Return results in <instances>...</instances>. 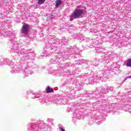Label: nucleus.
<instances>
[{
  "instance_id": "obj_1",
  "label": "nucleus",
  "mask_w": 131,
  "mask_h": 131,
  "mask_svg": "<svg viewBox=\"0 0 131 131\" xmlns=\"http://www.w3.org/2000/svg\"><path fill=\"white\" fill-rule=\"evenodd\" d=\"M84 10L83 9H76L73 14V16L74 18H79V17H80L82 14H83V12Z\"/></svg>"
},
{
  "instance_id": "obj_2",
  "label": "nucleus",
  "mask_w": 131,
  "mask_h": 131,
  "mask_svg": "<svg viewBox=\"0 0 131 131\" xmlns=\"http://www.w3.org/2000/svg\"><path fill=\"white\" fill-rule=\"evenodd\" d=\"M21 32L22 33H24L25 34H27V33L29 32V25H24L21 28Z\"/></svg>"
},
{
  "instance_id": "obj_3",
  "label": "nucleus",
  "mask_w": 131,
  "mask_h": 131,
  "mask_svg": "<svg viewBox=\"0 0 131 131\" xmlns=\"http://www.w3.org/2000/svg\"><path fill=\"white\" fill-rule=\"evenodd\" d=\"M62 4V0H56L55 1V7L56 8H59V6Z\"/></svg>"
},
{
  "instance_id": "obj_4",
  "label": "nucleus",
  "mask_w": 131,
  "mask_h": 131,
  "mask_svg": "<svg viewBox=\"0 0 131 131\" xmlns=\"http://www.w3.org/2000/svg\"><path fill=\"white\" fill-rule=\"evenodd\" d=\"M46 92L47 93H53L54 92V90H53L52 88H51L50 86H48L47 88H46Z\"/></svg>"
},
{
  "instance_id": "obj_5",
  "label": "nucleus",
  "mask_w": 131,
  "mask_h": 131,
  "mask_svg": "<svg viewBox=\"0 0 131 131\" xmlns=\"http://www.w3.org/2000/svg\"><path fill=\"white\" fill-rule=\"evenodd\" d=\"M126 66L127 67H131V58H128L126 60Z\"/></svg>"
},
{
  "instance_id": "obj_6",
  "label": "nucleus",
  "mask_w": 131,
  "mask_h": 131,
  "mask_svg": "<svg viewBox=\"0 0 131 131\" xmlns=\"http://www.w3.org/2000/svg\"><path fill=\"white\" fill-rule=\"evenodd\" d=\"M46 2V0H39L38 2V4L39 5H42V4H43Z\"/></svg>"
},
{
  "instance_id": "obj_7",
  "label": "nucleus",
  "mask_w": 131,
  "mask_h": 131,
  "mask_svg": "<svg viewBox=\"0 0 131 131\" xmlns=\"http://www.w3.org/2000/svg\"><path fill=\"white\" fill-rule=\"evenodd\" d=\"M60 129H61V131H65V129H63L61 127H60Z\"/></svg>"
},
{
  "instance_id": "obj_8",
  "label": "nucleus",
  "mask_w": 131,
  "mask_h": 131,
  "mask_svg": "<svg viewBox=\"0 0 131 131\" xmlns=\"http://www.w3.org/2000/svg\"><path fill=\"white\" fill-rule=\"evenodd\" d=\"M72 20H73V18H72V17H71V18H70V20H71V21H72Z\"/></svg>"
},
{
  "instance_id": "obj_9",
  "label": "nucleus",
  "mask_w": 131,
  "mask_h": 131,
  "mask_svg": "<svg viewBox=\"0 0 131 131\" xmlns=\"http://www.w3.org/2000/svg\"><path fill=\"white\" fill-rule=\"evenodd\" d=\"M79 8V6H78V7H77V8L78 9Z\"/></svg>"
}]
</instances>
